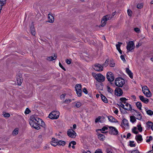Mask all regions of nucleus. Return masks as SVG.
<instances>
[{
    "instance_id": "nucleus-1",
    "label": "nucleus",
    "mask_w": 153,
    "mask_h": 153,
    "mask_svg": "<svg viewBox=\"0 0 153 153\" xmlns=\"http://www.w3.org/2000/svg\"><path fill=\"white\" fill-rule=\"evenodd\" d=\"M29 122L31 126L37 130L40 128L39 126L45 127V123L42 119L33 116L30 117Z\"/></svg>"
},
{
    "instance_id": "nucleus-2",
    "label": "nucleus",
    "mask_w": 153,
    "mask_h": 153,
    "mask_svg": "<svg viewBox=\"0 0 153 153\" xmlns=\"http://www.w3.org/2000/svg\"><path fill=\"white\" fill-rule=\"evenodd\" d=\"M59 111H53L49 114L48 117L51 119H57L59 118Z\"/></svg>"
},
{
    "instance_id": "nucleus-3",
    "label": "nucleus",
    "mask_w": 153,
    "mask_h": 153,
    "mask_svg": "<svg viewBox=\"0 0 153 153\" xmlns=\"http://www.w3.org/2000/svg\"><path fill=\"white\" fill-rule=\"evenodd\" d=\"M115 83L117 86L122 87L125 83V81L123 78L118 77L116 79Z\"/></svg>"
},
{
    "instance_id": "nucleus-4",
    "label": "nucleus",
    "mask_w": 153,
    "mask_h": 153,
    "mask_svg": "<svg viewBox=\"0 0 153 153\" xmlns=\"http://www.w3.org/2000/svg\"><path fill=\"white\" fill-rule=\"evenodd\" d=\"M112 18L110 15H107L104 16L101 20V26L102 27H104L106 23V21L108 20L111 19Z\"/></svg>"
},
{
    "instance_id": "nucleus-5",
    "label": "nucleus",
    "mask_w": 153,
    "mask_h": 153,
    "mask_svg": "<svg viewBox=\"0 0 153 153\" xmlns=\"http://www.w3.org/2000/svg\"><path fill=\"white\" fill-rule=\"evenodd\" d=\"M75 88L78 97L82 95V85L80 84H77L75 85Z\"/></svg>"
},
{
    "instance_id": "nucleus-6",
    "label": "nucleus",
    "mask_w": 153,
    "mask_h": 153,
    "mask_svg": "<svg viewBox=\"0 0 153 153\" xmlns=\"http://www.w3.org/2000/svg\"><path fill=\"white\" fill-rule=\"evenodd\" d=\"M142 91L143 94L147 97H150L152 94L148 88L146 86H145L142 88Z\"/></svg>"
},
{
    "instance_id": "nucleus-7",
    "label": "nucleus",
    "mask_w": 153,
    "mask_h": 153,
    "mask_svg": "<svg viewBox=\"0 0 153 153\" xmlns=\"http://www.w3.org/2000/svg\"><path fill=\"white\" fill-rule=\"evenodd\" d=\"M94 76L96 79L99 82H102L105 80V77L101 74H95Z\"/></svg>"
},
{
    "instance_id": "nucleus-8",
    "label": "nucleus",
    "mask_w": 153,
    "mask_h": 153,
    "mask_svg": "<svg viewBox=\"0 0 153 153\" xmlns=\"http://www.w3.org/2000/svg\"><path fill=\"white\" fill-rule=\"evenodd\" d=\"M135 48L134 44L133 41L129 42L127 44L126 48L128 51L127 52L131 51Z\"/></svg>"
},
{
    "instance_id": "nucleus-9",
    "label": "nucleus",
    "mask_w": 153,
    "mask_h": 153,
    "mask_svg": "<svg viewBox=\"0 0 153 153\" xmlns=\"http://www.w3.org/2000/svg\"><path fill=\"white\" fill-rule=\"evenodd\" d=\"M109 132L111 134L117 135L118 133L117 129L114 127L112 126L109 127Z\"/></svg>"
},
{
    "instance_id": "nucleus-10",
    "label": "nucleus",
    "mask_w": 153,
    "mask_h": 153,
    "mask_svg": "<svg viewBox=\"0 0 153 153\" xmlns=\"http://www.w3.org/2000/svg\"><path fill=\"white\" fill-rule=\"evenodd\" d=\"M68 135L70 137L72 138H74L76 136V133L73 129H69L67 132Z\"/></svg>"
},
{
    "instance_id": "nucleus-11",
    "label": "nucleus",
    "mask_w": 153,
    "mask_h": 153,
    "mask_svg": "<svg viewBox=\"0 0 153 153\" xmlns=\"http://www.w3.org/2000/svg\"><path fill=\"white\" fill-rule=\"evenodd\" d=\"M93 68L94 70L98 71H101L103 70V66L99 64H95Z\"/></svg>"
},
{
    "instance_id": "nucleus-12",
    "label": "nucleus",
    "mask_w": 153,
    "mask_h": 153,
    "mask_svg": "<svg viewBox=\"0 0 153 153\" xmlns=\"http://www.w3.org/2000/svg\"><path fill=\"white\" fill-rule=\"evenodd\" d=\"M107 78L108 81L110 82H112L114 79V77L113 74L111 72H109L107 73Z\"/></svg>"
},
{
    "instance_id": "nucleus-13",
    "label": "nucleus",
    "mask_w": 153,
    "mask_h": 153,
    "mask_svg": "<svg viewBox=\"0 0 153 153\" xmlns=\"http://www.w3.org/2000/svg\"><path fill=\"white\" fill-rule=\"evenodd\" d=\"M115 94L117 96H120L123 94V92L120 88H117L115 90Z\"/></svg>"
},
{
    "instance_id": "nucleus-14",
    "label": "nucleus",
    "mask_w": 153,
    "mask_h": 153,
    "mask_svg": "<svg viewBox=\"0 0 153 153\" xmlns=\"http://www.w3.org/2000/svg\"><path fill=\"white\" fill-rule=\"evenodd\" d=\"M139 98L142 102L146 104H147L149 101V100L147 98H145L143 96L140 95Z\"/></svg>"
},
{
    "instance_id": "nucleus-15",
    "label": "nucleus",
    "mask_w": 153,
    "mask_h": 153,
    "mask_svg": "<svg viewBox=\"0 0 153 153\" xmlns=\"http://www.w3.org/2000/svg\"><path fill=\"white\" fill-rule=\"evenodd\" d=\"M135 139L138 143H140L142 142L143 140L142 136L140 134L136 135Z\"/></svg>"
},
{
    "instance_id": "nucleus-16",
    "label": "nucleus",
    "mask_w": 153,
    "mask_h": 153,
    "mask_svg": "<svg viewBox=\"0 0 153 153\" xmlns=\"http://www.w3.org/2000/svg\"><path fill=\"white\" fill-rule=\"evenodd\" d=\"M59 140L55 138H52V140L51 142V144L52 146H55L58 145L59 143Z\"/></svg>"
},
{
    "instance_id": "nucleus-17",
    "label": "nucleus",
    "mask_w": 153,
    "mask_h": 153,
    "mask_svg": "<svg viewBox=\"0 0 153 153\" xmlns=\"http://www.w3.org/2000/svg\"><path fill=\"white\" fill-rule=\"evenodd\" d=\"M17 81L18 85H21L23 81V79L21 75L20 74L18 76H17Z\"/></svg>"
},
{
    "instance_id": "nucleus-18",
    "label": "nucleus",
    "mask_w": 153,
    "mask_h": 153,
    "mask_svg": "<svg viewBox=\"0 0 153 153\" xmlns=\"http://www.w3.org/2000/svg\"><path fill=\"white\" fill-rule=\"evenodd\" d=\"M126 71L127 73L129 76L130 77L131 79H132L133 77V74L131 71L129 70V69L128 68H126Z\"/></svg>"
},
{
    "instance_id": "nucleus-19",
    "label": "nucleus",
    "mask_w": 153,
    "mask_h": 153,
    "mask_svg": "<svg viewBox=\"0 0 153 153\" xmlns=\"http://www.w3.org/2000/svg\"><path fill=\"white\" fill-rule=\"evenodd\" d=\"M108 118L109 121L110 122L117 123V120L112 116H109L108 117Z\"/></svg>"
},
{
    "instance_id": "nucleus-20",
    "label": "nucleus",
    "mask_w": 153,
    "mask_h": 153,
    "mask_svg": "<svg viewBox=\"0 0 153 153\" xmlns=\"http://www.w3.org/2000/svg\"><path fill=\"white\" fill-rule=\"evenodd\" d=\"M124 104H125L124 109L127 111H131V110L132 107L131 105L127 102H126Z\"/></svg>"
},
{
    "instance_id": "nucleus-21",
    "label": "nucleus",
    "mask_w": 153,
    "mask_h": 153,
    "mask_svg": "<svg viewBox=\"0 0 153 153\" xmlns=\"http://www.w3.org/2000/svg\"><path fill=\"white\" fill-rule=\"evenodd\" d=\"M118 44L116 45V48L117 50L121 54H122V51L120 49V47L121 45L122 44V43L120 42H118Z\"/></svg>"
},
{
    "instance_id": "nucleus-22",
    "label": "nucleus",
    "mask_w": 153,
    "mask_h": 153,
    "mask_svg": "<svg viewBox=\"0 0 153 153\" xmlns=\"http://www.w3.org/2000/svg\"><path fill=\"white\" fill-rule=\"evenodd\" d=\"M121 124V125L125 126H129V124L128 120L125 118L123 119Z\"/></svg>"
},
{
    "instance_id": "nucleus-23",
    "label": "nucleus",
    "mask_w": 153,
    "mask_h": 153,
    "mask_svg": "<svg viewBox=\"0 0 153 153\" xmlns=\"http://www.w3.org/2000/svg\"><path fill=\"white\" fill-rule=\"evenodd\" d=\"M48 22L52 23L54 21V18L52 16L51 14H50V13H49L48 14Z\"/></svg>"
},
{
    "instance_id": "nucleus-24",
    "label": "nucleus",
    "mask_w": 153,
    "mask_h": 153,
    "mask_svg": "<svg viewBox=\"0 0 153 153\" xmlns=\"http://www.w3.org/2000/svg\"><path fill=\"white\" fill-rule=\"evenodd\" d=\"M153 125V123L151 121H148L146 123V127L148 129H151Z\"/></svg>"
},
{
    "instance_id": "nucleus-25",
    "label": "nucleus",
    "mask_w": 153,
    "mask_h": 153,
    "mask_svg": "<svg viewBox=\"0 0 153 153\" xmlns=\"http://www.w3.org/2000/svg\"><path fill=\"white\" fill-rule=\"evenodd\" d=\"M98 137L100 140L103 141L105 139V136L103 134H99L98 135Z\"/></svg>"
},
{
    "instance_id": "nucleus-26",
    "label": "nucleus",
    "mask_w": 153,
    "mask_h": 153,
    "mask_svg": "<svg viewBox=\"0 0 153 153\" xmlns=\"http://www.w3.org/2000/svg\"><path fill=\"white\" fill-rule=\"evenodd\" d=\"M56 55L54 54L53 56H51L48 57L47 59V60L49 61H52L56 59Z\"/></svg>"
},
{
    "instance_id": "nucleus-27",
    "label": "nucleus",
    "mask_w": 153,
    "mask_h": 153,
    "mask_svg": "<svg viewBox=\"0 0 153 153\" xmlns=\"http://www.w3.org/2000/svg\"><path fill=\"white\" fill-rule=\"evenodd\" d=\"M100 97L102 100L105 103H107L108 101L107 98L102 94H101Z\"/></svg>"
},
{
    "instance_id": "nucleus-28",
    "label": "nucleus",
    "mask_w": 153,
    "mask_h": 153,
    "mask_svg": "<svg viewBox=\"0 0 153 153\" xmlns=\"http://www.w3.org/2000/svg\"><path fill=\"white\" fill-rule=\"evenodd\" d=\"M135 111L137 114V115H136L137 119L140 120H141L142 119V116L140 113L136 111Z\"/></svg>"
},
{
    "instance_id": "nucleus-29",
    "label": "nucleus",
    "mask_w": 153,
    "mask_h": 153,
    "mask_svg": "<svg viewBox=\"0 0 153 153\" xmlns=\"http://www.w3.org/2000/svg\"><path fill=\"white\" fill-rule=\"evenodd\" d=\"M30 31L31 33L33 36L36 34V32L35 29L33 26H32L30 27Z\"/></svg>"
},
{
    "instance_id": "nucleus-30",
    "label": "nucleus",
    "mask_w": 153,
    "mask_h": 153,
    "mask_svg": "<svg viewBox=\"0 0 153 153\" xmlns=\"http://www.w3.org/2000/svg\"><path fill=\"white\" fill-rule=\"evenodd\" d=\"M137 130V128L136 127H133L131 129L132 132L135 134H137L138 133Z\"/></svg>"
},
{
    "instance_id": "nucleus-31",
    "label": "nucleus",
    "mask_w": 153,
    "mask_h": 153,
    "mask_svg": "<svg viewBox=\"0 0 153 153\" xmlns=\"http://www.w3.org/2000/svg\"><path fill=\"white\" fill-rule=\"evenodd\" d=\"M136 105L137 107L139 109H140V110H141V109L142 104L140 102H136Z\"/></svg>"
},
{
    "instance_id": "nucleus-32",
    "label": "nucleus",
    "mask_w": 153,
    "mask_h": 153,
    "mask_svg": "<svg viewBox=\"0 0 153 153\" xmlns=\"http://www.w3.org/2000/svg\"><path fill=\"white\" fill-rule=\"evenodd\" d=\"M130 121L132 123H134L136 121V118L133 116H130Z\"/></svg>"
},
{
    "instance_id": "nucleus-33",
    "label": "nucleus",
    "mask_w": 153,
    "mask_h": 153,
    "mask_svg": "<svg viewBox=\"0 0 153 153\" xmlns=\"http://www.w3.org/2000/svg\"><path fill=\"white\" fill-rule=\"evenodd\" d=\"M108 129V128L106 126H104L101 129H100L99 130L101 131V132L103 133H105V132L104 131Z\"/></svg>"
},
{
    "instance_id": "nucleus-34",
    "label": "nucleus",
    "mask_w": 153,
    "mask_h": 153,
    "mask_svg": "<svg viewBox=\"0 0 153 153\" xmlns=\"http://www.w3.org/2000/svg\"><path fill=\"white\" fill-rule=\"evenodd\" d=\"M65 144V142L62 141V140H59V143L58 145H59V146H64Z\"/></svg>"
},
{
    "instance_id": "nucleus-35",
    "label": "nucleus",
    "mask_w": 153,
    "mask_h": 153,
    "mask_svg": "<svg viewBox=\"0 0 153 153\" xmlns=\"http://www.w3.org/2000/svg\"><path fill=\"white\" fill-rule=\"evenodd\" d=\"M107 87L108 92L110 94H112L114 92L113 90L108 86H107Z\"/></svg>"
},
{
    "instance_id": "nucleus-36",
    "label": "nucleus",
    "mask_w": 153,
    "mask_h": 153,
    "mask_svg": "<svg viewBox=\"0 0 153 153\" xmlns=\"http://www.w3.org/2000/svg\"><path fill=\"white\" fill-rule=\"evenodd\" d=\"M146 112L147 114L148 115H150V116H151L153 114V111H152L150 110H146Z\"/></svg>"
},
{
    "instance_id": "nucleus-37",
    "label": "nucleus",
    "mask_w": 153,
    "mask_h": 153,
    "mask_svg": "<svg viewBox=\"0 0 153 153\" xmlns=\"http://www.w3.org/2000/svg\"><path fill=\"white\" fill-rule=\"evenodd\" d=\"M134 141H129V146L131 147H135L136 146V144L134 143Z\"/></svg>"
},
{
    "instance_id": "nucleus-38",
    "label": "nucleus",
    "mask_w": 153,
    "mask_h": 153,
    "mask_svg": "<svg viewBox=\"0 0 153 153\" xmlns=\"http://www.w3.org/2000/svg\"><path fill=\"white\" fill-rule=\"evenodd\" d=\"M18 128H15L13 132V135H16L18 134Z\"/></svg>"
},
{
    "instance_id": "nucleus-39",
    "label": "nucleus",
    "mask_w": 153,
    "mask_h": 153,
    "mask_svg": "<svg viewBox=\"0 0 153 153\" xmlns=\"http://www.w3.org/2000/svg\"><path fill=\"white\" fill-rule=\"evenodd\" d=\"M137 130L140 132H141L142 131L143 128L141 126V125L140 124L138 125L137 126Z\"/></svg>"
},
{
    "instance_id": "nucleus-40",
    "label": "nucleus",
    "mask_w": 153,
    "mask_h": 153,
    "mask_svg": "<svg viewBox=\"0 0 153 153\" xmlns=\"http://www.w3.org/2000/svg\"><path fill=\"white\" fill-rule=\"evenodd\" d=\"M127 99H126V98L125 97H122L120 98V100L124 104L126 103V100H127Z\"/></svg>"
},
{
    "instance_id": "nucleus-41",
    "label": "nucleus",
    "mask_w": 153,
    "mask_h": 153,
    "mask_svg": "<svg viewBox=\"0 0 153 153\" xmlns=\"http://www.w3.org/2000/svg\"><path fill=\"white\" fill-rule=\"evenodd\" d=\"M30 112L31 111L30 109L28 108H27L25 111V114H29Z\"/></svg>"
},
{
    "instance_id": "nucleus-42",
    "label": "nucleus",
    "mask_w": 153,
    "mask_h": 153,
    "mask_svg": "<svg viewBox=\"0 0 153 153\" xmlns=\"http://www.w3.org/2000/svg\"><path fill=\"white\" fill-rule=\"evenodd\" d=\"M108 60L106 59L105 62L103 64L102 66L104 67H106L108 65Z\"/></svg>"
},
{
    "instance_id": "nucleus-43",
    "label": "nucleus",
    "mask_w": 153,
    "mask_h": 153,
    "mask_svg": "<svg viewBox=\"0 0 153 153\" xmlns=\"http://www.w3.org/2000/svg\"><path fill=\"white\" fill-rule=\"evenodd\" d=\"M147 138H148V139L146 140V142L147 143L149 142L151 140H152V136H150L149 137H147Z\"/></svg>"
},
{
    "instance_id": "nucleus-44",
    "label": "nucleus",
    "mask_w": 153,
    "mask_h": 153,
    "mask_svg": "<svg viewBox=\"0 0 153 153\" xmlns=\"http://www.w3.org/2000/svg\"><path fill=\"white\" fill-rule=\"evenodd\" d=\"M81 105V103L80 102H77L76 104V107L77 108H79Z\"/></svg>"
},
{
    "instance_id": "nucleus-45",
    "label": "nucleus",
    "mask_w": 153,
    "mask_h": 153,
    "mask_svg": "<svg viewBox=\"0 0 153 153\" xmlns=\"http://www.w3.org/2000/svg\"><path fill=\"white\" fill-rule=\"evenodd\" d=\"M143 7V4L142 3L139 4L137 5V8L139 9H140Z\"/></svg>"
},
{
    "instance_id": "nucleus-46",
    "label": "nucleus",
    "mask_w": 153,
    "mask_h": 153,
    "mask_svg": "<svg viewBox=\"0 0 153 153\" xmlns=\"http://www.w3.org/2000/svg\"><path fill=\"white\" fill-rule=\"evenodd\" d=\"M127 13L128 15L131 16L132 15V12L130 10L128 9L127 10Z\"/></svg>"
},
{
    "instance_id": "nucleus-47",
    "label": "nucleus",
    "mask_w": 153,
    "mask_h": 153,
    "mask_svg": "<svg viewBox=\"0 0 153 153\" xmlns=\"http://www.w3.org/2000/svg\"><path fill=\"white\" fill-rule=\"evenodd\" d=\"M134 31L137 33H139L140 32V30L138 28H135L134 29Z\"/></svg>"
},
{
    "instance_id": "nucleus-48",
    "label": "nucleus",
    "mask_w": 153,
    "mask_h": 153,
    "mask_svg": "<svg viewBox=\"0 0 153 153\" xmlns=\"http://www.w3.org/2000/svg\"><path fill=\"white\" fill-rule=\"evenodd\" d=\"M71 59H67L65 60V62L67 64H68L69 65L71 64Z\"/></svg>"
},
{
    "instance_id": "nucleus-49",
    "label": "nucleus",
    "mask_w": 153,
    "mask_h": 153,
    "mask_svg": "<svg viewBox=\"0 0 153 153\" xmlns=\"http://www.w3.org/2000/svg\"><path fill=\"white\" fill-rule=\"evenodd\" d=\"M95 153H102L101 149H98L96 150Z\"/></svg>"
},
{
    "instance_id": "nucleus-50",
    "label": "nucleus",
    "mask_w": 153,
    "mask_h": 153,
    "mask_svg": "<svg viewBox=\"0 0 153 153\" xmlns=\"http://www.w3.org/2000/svg\"><path fill=\"white\" fill-rule=\"evenodd\" d=\"M109 66L111 67H114L115 66V63L114 62L111 61L109 64Z\"/></svg>"
},
{
    "instance_id": "nucleus-51",
    "label": "nucleus",
    "mask_w": 153,
    "mask_h": 153,
    "mask_svg": "<svg viewBox=\"0 0 153 153\" xmlns=\"http://www.w3.org/2000/svg\"><path fill=\"white\" fill-rule=\"evenodd\" d=\"M71 102V99H66L65 101H64V102L66 103H69L70 102Z\"/></svg>"
},
{
    "instance_id": "nucleus-52",
    "label": "nucleus",
    "mask_w": 153,
    "mask_h": 153,
    "mask_svg": "<svg viewBox=\"0 0 153 153\" xmlns=\"http://www.w3.org/2000/svg\"><path fill=\"white\" fill-rule=\"evenodd\" d=\"M82 91L85 94H87L88 93V91L85 88H84L82 89Z\"/></svg>"
},
{
    "instance_id": "nucleus-53",
    "label": "nucleus",
    "mask_w": 153,
    "mask_h": 153,
    "mask_svg": "<svg viewBox=\"0 0 153 153\" xmlns=\"http://www.w3.org/2000/svg\"><path fill=\"white\" fill-rule=\"evenodd\" d=\"M100 118H101L100 117H99L98 118L96 119L95 120V123H97L100 120Z\"/></svg>"
},
{
    "instance_id": "nucleus-54",
    "label": "nucleus",
    "mask_w": 153,
    "mask_h": 153,
    "mask_svg": "<svg viewBox=\"0 0 153 153\" xmlns=\"http://www.w3.org/2000/svg\"><path fill=\"white\" fill-rule=\"evenodd\" d=\"M3 115L4 117H9L10 116V114L8 113H5L3 114Z\"/></svg>"
},
{
    "instance_id": "nucleus-55",
    "label": "nucleus",
    "mask_w": 153,
    "mask_h": 153,
    "mask_svg": "<svg viewBox=\"0 0 153 153\" xmlns=\"http://www.w3.org/2000/svg\"><path fill=\"white\" fill-rule=\"evenodd\" d=\"M120 58L121 59V60L123 61V62L126 61V60L125 59L124 56L123 55H121L120 56Z\"/></svg>"
},
{
    "instance_id": "nucleus-56",
    "label": "nucleus",
    "mask_w": 153,
    "mask_h": 153,
    "mask_svg": "<svg viewBox=\"0 0 153 153\" xmlns=\"http://www.w3.org/2000/svg\"><path fill=\"white\" fill-rule=\"evenodd\" d=\"M120 106L123 108V109H124V108H125V106L123 104L122 102H120Z\"/></svg>"
},
{
    "instance_id": "nucleus-57",
    "label": "nucleus",
    "mask_w": 153,
    "mask_h": 153,
    "mask_svg": "<svg viewBox=\"0 0 153 153\" xmlns=\"http://www.w3.org/2000/svg\"><path fill=\"white\" fill-rule=\"evenodd\" d=\"M5 3V1H0L1 6L2 7Z\"/></svg>"
},
{
    "instance_id": "nucleus-58",
    "label": "nucleus",
    "mask_w": 153,
    "mask_h": 153,
    "mask_svg": "<svg viewBox=\"0 0 153 153\" xmlns=\"http://www.w3.org/2000/svg\"><path fill=\"white\" fill-rule=\"evenodd\" d=\"M65 95H66L65 94H63L61 95L60 96V98H61V99L62 100V99H64L65 98Z\"/></svg>"
},
{
    "instance_id": "nucleus-59",
    "label": "nucleus",
    "mask_w": 153,
    "mask_h": 153,
    "mask_svg": "<svg viewBox=\"0 0 153 153\" xmlns=\"http://www.w3.org/2000/svg\"><path fill=\"white\" fill-rule=\"evenodd\" d=\"M59 66L62 69H63L64 70V71H65V68L62 66V65L60 63V62H59Z\"/></svg>"
},
{
    "instance_id": "nucleus-60",
    "label": "nucleus",
    "mask_w": 153,
    "mask_h": 153,
    "mask_svg": "<svg viewBox=\"0 0 153 153\" xmlns=\"http://www.w3.org/2000/svg\"><path fill=\"white\" fill-rule=\"evenodd\" d=\"M131 153H140V152L138 150H133L131 152Z\"/></svg>"
},
{
    "instance_id": "nucleus-61",
    "label": "nucleus",
    "mask_w": 153,
    "mask_h": 153,
    "mask_svg": "<svg viewBox=\"0 0 153 153\" xmlns=\"http://www.w3.org/2000/svg\"><path fill=\"white\" fill-rule=\"evenodd\" d=\"M115 110L114 111V112L116 114H117L118 113V110L117 108H115Z\"/></svg>"
},
{
    "instance_id": "nucleus-62",
    "label": "nucleus",
    "mask_w": 153,
    "mask_h": 153,
    "mask_svg": "<svg viewBox=\"0 0 153 153\" xmlns=\"http://www.w3.org/2000/svg\"><path fill=\"white\" fill-rule=\"evenodd\" d=\"M70 143H71V144H72L73 145H74L76 144V143L75 141H71Z\"/></svg>"
},
{
    "instance_id": "nucleus-63",
    "label": "nucleus",
    "mask_w": 153,
    "mask_h": 153,
    "mask_svg": "<svg viewBox=\"0 0 153 153\" xmlns=\"http://www.w3.org/2000/svg\"><path fill=\"white\" fill-rule=\"evenodd\" d=\"M132 98L134 100V101H135L136 99V97L135 96L133 95L131 96Z\"/></svg>"
},
{
    "instance_id": "nucleus-64",
    "label": "nucleus",
    "mask_w": 153,
    "mask_h": 153,
    "mask_svg": "<svg viewBox=\"0 0 153 153\" xmlns=\"http://www.w3.org/2000/svg\"><path fill=\"white\" fill-rule=\"evenodd\" d=\"M146 153H153V150L149 151Z\"/></svg>"
}]
</instances>
